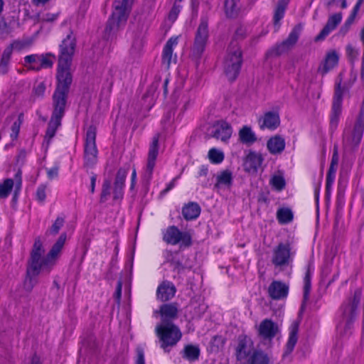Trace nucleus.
<instances>
[{
	"label": "nucleus",
	"instance_id": "obj_17",
	"mask_svg": "<svg viewBox=\"0 0 364 364\" xmlns=\"http://www.w3.org/2000/svg\"><path fill=\"white\" fill-rule=\"evenodd\" d=\"M279 332L278 325L271 319L265 318L258 327V335L263 340L271 341Z\"/></svg>",
	"mask_w": 364,
	"mask_h": 364
},
{
	"label": "nucleus",
	"instance_id": "obj_15",
	"mask_svg": "<svg viewBox=\"0 0 364 364\" xmlns=\"http://www.w3.org/2000/svg\"><path fill=\"white\" fill-rule=\"evenodd\" d=\"M210 129L212 137L224 142L230 138L232 132L231 125L224 120H218L214 122Z\"/></svg>",
	"mask_w": 364,
	"mask_h": 364
},
{
	"label": "nucleus",
	"instance_id": "obj_54",
	"mask_svg": "<svg viewBox=\"0 0 364 364\" xmlns=\"http://www.w3.org/2000/svg\"><path fill=\"white\" fill-rule=\"evenodd\" d=\"M39 60V55L33 54L26 55L24 58L25 65L27 66L28 64L31 65H38Z\"/></svg>",
	"mask_w": 364,
	"mask_h": 364
},
{
	"label": "nucleus",
	"instance_id": "obj_52",
	"mask_svg": "<svg viewBox=\"0 0 364 364\" xmlns=\"http://www.w3.org/2000/svg\"><path fill=\"white\" fill-rule=\"evenodd\" d=\"M339 156H338V149L337 145H334L333 152L331 161V164L329 168L331 169H337V166L338 164Z\"/></svg>",
	"mask_w": 364,
	"mask_h": 364
},
{
	"label": "nucleus",
	"instance_id": "obj_22",
	"mask_svg": "<svg viewBox=\"0 0 364 364\" xmlns=\"http://www.w3.org/2000/svg\"><path fill=\"white\" fill-rule=\"evenodd\" d=\"M263 158L260 154L250 151L245 159L243 166L246 172L254 173L262 165Z\"/></svg>",
	"mask_w": 364,
	"mask_h": 364
},
{
	"label": "nucleus",
	"instance_id": "obj_23",
	"mask_svg": "<svg viewBox=\"0 0 364 364\" xmlns=\"http://www.w3.org/2000/svg\"><path fill=\"white\" fill-rule=\"evenodd\" d=\"M280 124L279 116L277 113L268 112L259 119V128L261 129H268L274 130L277 129Z\"/></svg>",
	"mask_w": 364,
	"mask_h": 364
},
{
	"label": "nucleus",
	"instance_id": "obj_12",
	"mask_svg": "<svg viewBox=\"0 0 364 364\" xmlns=\"http://www.w3.org/2000/svg\"><path fill=\"white\" fill-rule=\"evenodd\" d=\"M163 240L173 245L181 244V246L189 247L192 243L191 235L188 232H181L174 225L169 226L164 233Z\"/></svg>",
	"mask_w": 364,
	"mask_h": 364
},
{
	"label": "nucleus",
	"instance_id": "obj_36",
	"mask_svg": "<svg viewBox=\"0 0 364 364\" xmlns=\"http://www.w3.org/2000/svg\"><path fill=\"white\" fill-rule=\"evenodd\" d=\"M289 0H279L277 3L274 13L273 21L274 25L279 24V21L283 18Z\"/></svg>",
	"mask_w": 364,
	"mask_h": 364
},
{
	"label": "nucleus",
	"instance_id": "obj_63",
	"mask_svg": "<svg viewBox=\"0 0 364 364\" xmlns=\"http://www.w3.org/2000/svg\"><path fill=\"white\" fill-rule=\"evenodd\" d=\"M48 177L50 179L56 178L58 175V168L53 167L47 171Z\"/></svg>",
	"mask_w": 364,
	"mask_h": 364
},
{
	"label": "nucleus",
	"instance_id": "obj_47",
	"mask_svg": "<svg viewBox=\"0 0 364 364\" xmlns=\"http://www.w3.org/2000/svg\"><path fill=\"white\" fill-rule=\"evenodd\" d=\"M336 170L328 168L326 176V193L329 195L336 177Z\"/></svg>",
	"mask_w": 364,
	"mask_h": 364
},
{
	"label": "nucleus",
	"instance_id": "obj_4",
	"mask_svg": "<svg viewBox=\"0 0 364 364\" xmlns=\"http://www.w3.org/2000/svg\"><path fill=\"white\" fill-rule=\"evenodd\" d=\"M364 129V99L354 126L345 129L343 148L346 152L354 151L360 143Z\"/></svg>",
	"mask_w": 364,
	"mask_h": 364
},
{
	"label": "nucleus",
	"instance_id": "obj_18",
	"mask_svg": "<svg viewBox=\"0 0 364 364\" xmlns=\"http://www.w3.org/2000/svg\"><path fill=\"white\" fill-rule=\"evenodd\" d=\"M129 169V166H127L119 168L117 172L113 190V199L114 200H121L123 198L125 180Z\"/></svg>",
	"mask_w": 364,
	"mask_h": 364
},
{
	"label": "nucleus",
	"instance_id": "obj_56",
	"mask_svg": "<svg viewBox=\"0 0 364 364\" xmlns=\"http://www.w3.org/2000/svg\"><path fill=\"white\" fill-rule=\"evenodd\" d=\"M46 91V85L44 82H40L33 87V94L38 97H42Z\"/></svg>",
	"mask_w": 364,
	"mask_h": 364
},
{
	"label": "nucleus",
	"instance_id": "obj_38",
	"mask_svg": "<svg viewBox=\"0 0 364 364\" xmlns=\"http://www.w3.org/2000/svg\"><path fill=\"white\" fill-rule=\"evenodd\" d=\"M232 183V175L230 171L225 170L221 171L217 176V183L215 187L218 188L220 186L230 187Z\"/></svg>",
	"mask_w": 364,
	"mask_h": 364
},
{
	"label": "nucleus",
	"instance_id": "obj_46",
	"mask_svg": "<svg viewBox=\"0 0 364 364\" xmlns=\"http://www.w3.org/2000/svg\"><path fill=\"white\" fill-rule=\"evenodd\" d=\"M111 182L108 179H105L103 181L102 186V192L100 195V203H105L107 201L108 196L110 195L111 192Z\"/></svg>",
	"mask_w": 364,
	"mask_h": 364
},
{
	"label": "nucleus",
	"instance_id": "obj_45",
	"mask_svg": "<svg viewBox=\"0 0 364 364\" xmlns=\"http://www.w3.org/2000/svg\"><path fill=\"white\" fill-rule=\"evenodd\" d=\"M65 223V219L63 217H58L51 227L47 230L46 234H50L52 235H56L60 228L63 226Z\"/></svg>",
	"mask_w": 364,
	"mask_h": 364
},
{
	"label": "nucleus",
	"instance_id": "obj_57",
	"mask_svg": "<svg viewBox=\"0 0 364 364\" xmlns=\"http://www.w3.org/2000/svg\"><path fill=\"white\" fill-rule=\"evenodd\" d=\"M311 289V282H304V298H303V303L301 305V309L304 308L306 302L309 299V293Z\"/></svg>",
	"mask_w": 364,
	"mask_h": 364
},
{
	"label": "nucleus",
	"instance_id": "obj_26",
	"mask_svg": "<svg viewBox=\"0 0 364 364\" xmlns=\"http://www.w3.org/2000/svg\"><path fill=\"white\" fill-rule=\"evenodd\" d=\"M338 60L339 56L336 50L328 52L322 65L318 68V71L321 72L322 75H326L338 65Z\"/></svg>",
	"mask_w": 364,
	"mask_h": 364
},
{
	"label": "nucleus",
	"instance_id": "obj_62",
	"mask_svg": "<svg viewBox=\"0 0 364 364\" xmlns=\"http://www.w3.org/2000/svg\"><path fill=\"white\" fill-rule=\"evenodd\" d=\"M58 16V14L47 13L43 16L42 20L43 21H46V22H52V21H55L57 19Z\"/></svg>",
	"mask_w": 364,
	"mask_h": 364
},
{
	"label": "nucleus",
	"instance_id": "obj_59",
	"mask_svg": "<svg viewBox=\"0 0 364 364\" xmlns=\"http://www.w3.org/2000/svg\"><path fill=\"white\" fill-rule=\"evenodd\" d=\"M136 364H145L144 352L141 347L136 348Z\"/></svg>",
	"mask_w": 364,
	"mask_h": 364
},
{
	"label": "nucleus",
	"instance_id": "obj_53",
	"mask_svg": "<svg viewBox=\"0 0 364 364\" xmlns=\"http://www.w3.org/2000/svg\"><path fill=\"white\" fill-rule=\"evenodd\" d=\"M46 186L43 184L39 186L36 191V199L39 202H44L46 198Z\"/></svg>",
	"mask_w": 364,
	"mask_h": 364
},
{
	"label": "nucleus",
	"instance_id": "obj_49",
	"mask_svg": "<svg viewBox=\"0 0 364 364\" xmlns=\"http://www.w3.org/2000/svg\"><path fill=\"white\" fill-rule=\"evenodd\" d=\"M11 31L10 26L4 19H0V38H6Z\"/></svg>",
	"mask_w": 364,
	"mask_h": 364
},
{
	"label": "nucleus",
	"instance_id": "obj_28",
	"mask_svg": "<svg viewBox=\"0 0 364 364\" xmlns=\"http://www.w3.org/2000/svg\"><path fill=\"white\" fill-rule=\"evenodd\" d=\"M299 322L294 321L291 323L289 326V339L286 345V354H289L292 352L294 348L296 343L298 340V332H299Z\"/></svg>",
	"mask_w": 364,
	"mask_h": 364
},
{
	"label": "nucleus",
	"instance_id": "obj_20",
	"mask_svg": "<svg viewBox=\"0 0 364 364\" xmlns=\"http://www.w3.org/2000/svg\"><path fill=\"white\" fill-rule=\"evenodd\" d=\"M159 312L161 317L160 323H173V321L178 316V306L176 303L165 304L160 306Z\"/></svg>",
	"mask_w": 364,
	"mask_h": 364
},
{
	"label": "nucleus",
	"instance_id": "obj_30",
	"mask_svg": "<svg viewBox=\"0 0 364 364\" xmlns=\"http://www.w3.org/2000/svg\"><path fill=\"white\" fill-rule=\"evenodd\" d=\"M55 58L52 53H46V55H39L38 65H31L28 67L30 70L39 71L42 68H50L53 65V60Z\"/></svg>",
	"mask_w": 364,
	"mask_h": 364
},
{
	"label": "nucleus",
	"instance_id": "obj_48",
	"mask_svg": "<svg viewBox=\"0 0 364 364\" xmlns=\"http://www.w3.org/2000/svg\"><path fill=\"white\" fill-rule=\"evenodd\" d=\"M271 183L278 191L282 190L285 186V181L281 176H274L271 180Z\"/></svg>",
	"mask_w": 364,
	"mask_h": 364
},
{
	"label": "nucleus",
	"instance_id": "obj_40",
	"mask_svg": "<svg viewBox=\"0 0 364 364\" xmlns=\"http://www.w3.org/2000/svg\"><path fill=\"white\" fill-rule=\"evenodd\" d=\"M250 353H249L247 350L246 338H240L237 347L236 348L237 359L238 360H242L246 358H248Z\"/></svg>",
	"mask_w": 364,
	"mask_h": 364
},
{
	"label": "nucleus",
	"instance_id": "obj_9",
	"mask_svg": "<svg viewBox=\"0 0 364 364\" xmlns=\"http://www.w3.org/2000/svg\"><path fill=\"white\" fill-rule=\"evenodd\" d=\"M294 257L291 246L289 243H279L274 247L272 252V263L275 267L284 269L289 266Z\"/></svg>",
	"mask_w": 364,
	"mask_h": 364
},
{
	"label": "nucleus",
	"instance_id": "obj_7",
	"mask_svg": "<svg viewBox=\"0 0 364 364\" xmlns=\"http://www.w3.org/2000/svg\"><path fill=\"white\" fill-rule=\"evenodd\" d=\"M96 134V127L90 126L86 132L84 145V164L87 167H93L97 161Z\"/></svg>",
	"mask_w": 364,
	"mask_h": 364
},
{
	"label": "nucleus",
	"instance_id": "obj_2",
	"mask_svg": "<svg viewBox=\"0 0 364 364\" xmlns=\"http://www.w3.org/2000/svg\"><path fill=\"white\" fill-rule=\"evenodd\" d=\"M75 48L76 39L73 32L70 31L59 46L55 88L65 91L70 90V86L73 81L71 65Z\"/></svg>",
	"mask_w": 364,
	"mask_h": 364
},
{
	"label": "nucleus",
	"instance_id": "obj_31",
	"mask_svg": "<svg viewBox=\"0 0 364 364\" xmlns=\"http://www.w3.org/2000/svg\"><path fill=\"white\" fill-rule=\"evenodd\" d=\"M200 213V208L196 203H189L182 209V214L187 220L197 218Z\"/></svg>",
	"mask_w": 364,
	"mask_h": 364
},
{
	"label": "nucleus",
	"instance_id": "obj_51",
	"mask_svg": "<svg viewBox=\"0 0 364 364\" xmlns=\"http://www.w3.org/2000/svg\"><path fill=\"white\" fill-rule=\"evenodd\" d=\"M167 262H170L175 269H177L178 271L181 269H183L186 267H184L179 260L176 259L171 252H167Z\"/></svg>",
	"mask_w": 364,
	"mask_h": 364
},
{
	"label": "nucleus",
	"instance_id": "obj_55",
	"mask_svg": "<svg viewBox=\"0 0 364 364\" xmlns=\"http://www.w3.org/2000/svg\"><path fill=\"white\" fill-rule=\"evenodd\" d=\"M346 53L351 61H353L357 58L358 55V51L352 45L348 44L346 46Z\"/></svg>",
	"mask_w": 364,
	"mask_h": 364
},
{
	"label": "nucleus",
	"instance_id": "obj_1",
	"mask_svg": "<svg viewBox=\"0 0 364 364\" xmlns=\"http://www.w3.org/2000/svg\"><path fill=\"white\" fill-rule=\"evenodd\" d=\"M66 237V233H62L52 246L46 258L42 257L44 249L40 238L36 239L31 252L26 277L23 282V287L27 291H31L37 284V277L41 271L48 273L55 264L65 242Z\"/></svg>",
	"mask_w": 364,
	"mask_h": 364
},
{
	"label": "nucleus",
	"instance_id": "obj_32",
	"mask_svg": "<svg viewBox=\"0 0 364 364\" xmlns=\"http://www.w3.org/2000/svg\"><path fill=\"white\" fill-rule=\"evenodd\" d=\"M241 9L240 0H225V13L228 18H235Z\"/></svg>",
	"mask_w": 364,
	"mask_h": 364
},
{
	"label": "nucleus",
	"instance_id": "obj_43",
	"mask_svg": "<svg viewBox=\"0 0 364 364\" xmlns=\"http://www.w3.org/2000/svg\"><path fill=\"white\" fill-rule=\"evenodd\" d=\"M23 113H20L18 116V119L14 122L11 127V132L10 134V136L13 141L16 140L18 136L20 127L23 122Z\"/></svg>",
	"mask_w": 364,
	"mask_h": 364
},
{
	"label": "nucleus",
	"instance_id": "obj_34",
	"mask_svg": "<svg viewBox=\"0 0 364 364\" xmlns=\"http://www.w3.org/2000/svg\"><path fill=\"white\" fill-rule=\"evenodd\" d=\"M12 52V45H9L4 50L0 60V75H6L9 72V65Z\"/></svg>",
	"mask_w": 364,
	"mask_h": 364
},
{
	"label": "nucleus",
	"instance_id": "obj_5",
	"mask_svg": "<svg viewBox=\"0 0 364 364\" xmlns=\"http://www.w3.org/2000/svg\"><path fill=\"white\" fill-rule=\"evenodd\" d=\"M155 332L159 338L160 347L165 352H169L182 337L179 328L174 323H159L156 326Z\"/></svg>",
	"mask_w": 364,
	"mask_h": 364
},
{
	"label": "nucleus",
	"instance_id": "obj_6",
	"mask_svg": "<svg viewBox=\"0 0 364 364\" xmlns=\"http://www.w3.org/2000/svg\"><path fill=\"white\" fill-rule=\"evenodd\" d=\"M242 63V50L236 41H232L228 49L224 62L225 73L229 80L233 81L237 77Z\"/></svg>",
	"mask_w": 364,
	"mask_h": 364
},
{
	"label": "nucleus",
	"instance_id": "obj_33",
	"mask_svg": "<svg viewBox=\"0 0 364 364\" xmlns=\"http://www.w3.org/2000/svg\"><path fill=\"white\" fill-rule=\"evenodd\" d=\"M239 139L245 144H252L257 141V136L250 127L243 126L239 131Z\"/></svg>",
	"mask_w": 364,
	"mask_h": 364
},
{
	"label": "nucleus",
	"instance_id": "obj_3",
	"mask_svg": "<svg viewBox=\"0 0 364 364\" xmlns=\"http://www.w3.org/2000/svg\"><path fill=\"white\" fill-rule=\"evenodd\" d=\"M134 0H115L114 11L107 23L105 29V38L107 40L115 37L119 30L124 26L131 10Z\"/></svg>",
	"mask_w": 364,
	"mask_h": 364
},
{
	"label": "nucleus",
	"instance_id": "obj_21",
	"mask_svg": "<svg viewBox=\"0 0 364 364\" xmlns=\"http://www.w3.org/2000/svg\"><path fill=\"white\" fill-rule=\"evenodd\" d=\"M289 287L281 281H273L268 288L269 296L274 300H279L287 296Z\"/></svg>",
	"mask_w": 364,
	"mask_h": 364
},
{
	"label": "nucleus",
	"instance_id": "obj_19",
	"mask_svg": "<svg viewBox=\"0 0 364 364\" xmlns=\"http://www.w3.org/2000/svg\"><path fill=\"white\" fill-rule=\"evenodd\" d=\"M343 15L341 12L331 15L320 33L316 36V41H323L331 31H334L341 22Z\"/></svg>",
	"mask_w": 364,
	"mask_h": 364
},
{
	"label": "nucleus",
	"instance_id": "obj_64",
	"mask_svg": "<svg viewBox=\"0 0 364 364\" xmlns=\"http://www.w3.org/2000/svg\"><path fill=\"white\" fill-rule=\"evenodd\" d=\"M350 27L351 26L350 25H348L346 23H344L343 24V26L339 29L338 35H340L341 36H346L347 34V33L349 31Z\"/></svg>",
	"mask_w": 364,
	"mask_h": 364
},
{
	"label": "nucleus",
	"instance_id": "obj_35",
	"mask_svg": "<svg viewBox=\"0 0 364 364\" xmlns=\"http://www.w3.org/2000/svg\"><path fill=\"white\" fill-rule=\"evenodd\" d=\"M60 118H56L55 117H52L48 122V128L45 135V141H46L47 144L50 143L51 139L55 136L56 130L61 124Z\"/></svg>",
	"mask_w": 364,
	"mask_h": 364
},
{
	"label": "nucleus",
	"instance_id": "obj_60",
	"mask_svg": "<svg viewBox=\"0 0 364 364\" xmlns=\"http://www.w3.org/2000/svg\"><path fill=\"white\" fill-rule=\"evenodd\" d=\"M21 171L20 170L18 171V172L16 173V184H15V193H14V197H16L18 191L21 189Z\"/></svg>",
	"mask_w": 364,
	"mask_h": 364
},
{
	"label": "nucleus",
	"instance_id": "obj_39",
	"mask_svg": "<svg viewBox=\"0 0 364 364\" xmlns=\"http://www.w3.org/2000/svg\"><path fill=\"white\" fill-rule=\"evenodd\" d=\"M183 358L188 360L194 361L198 359L200 355V349L198 346L193 345H188L184 348Z\"/></svg>",
	"mask_w": 364,
	"mask_h": 364
},
{
	"label": "nucleus",
	"instance_id": "obj_25",
	"mask_svg": "<svg viewBox=\"0 0 364 364\" xmlns=\"http://www.w3.org/2000/svg\"><path fill=\"white\" fill-rule=\"evenodd\" d=\"M178 44V37H171L166 43L162 53V64L168 69L171 63L173 47Z\"/></svg>",
	"mask_w": 364,
	"mask_h": 364
},
{
	"label": "nucleus",
	"instance_id": "obj_37",
	"mask_svg": "<svg viewBox=\"0 0 364 364\" xmlns=\"http://www.w3.org/2000/svg\"><path fill=\"white\" fill-rule=\"evenodd\" d=\"M355 320L341 318L339 321L337 329L339 333L345 336H349L353 333V323Z\"/></svg>",
	"mask_w": 364,
	"mask_h": 364
},
{
	"label": "nucleus",
	"instance_id": "obj_50",
	"mask_svg": "<svg viewBox=\"0 0 364 364\" xmlns=\"http://www.w3.org/2000/svg\"><path fill=\"white\" fill-rule=\"evenodd\" d=\"M191 306L194 309L193 316L195 317H200L207 309V306L205 304H198L196 302H193Z\"/></svg>",
	"mask_w": 364,
	"mask_h": 364
},
{
	"label": "nucleus",
	"instance_id": "obj_13",
	"mask_svg": "<svg viewBox=\"0 0 364 364\" xmlns=\"http://www.w3.org/2000/svg\"><path fill=\"white\" fill-rule=\"evenodd\" d=\"M69 91L55 88L53 95L52 117L62 119L64 116Z\"/></svg>",
	"mask_w": 364,
	"mask_h": 364
},
{
	"label": "nucleus",
	"instance_id": "obj_16",
	"mask_svg": "<svg viewBox=\"0 0 364 364\" xmlns=\"http://www.w3.org/2000/svg\"><path fill=\"white\" fill-rule=\"evenodd\" d=\"M159 134H157L153 137L152 142L149 146L146 169L144 176V178L147 181H149L152 176L153 170L155 166V161L159 153Z\"/></svg>",
	"mask_w": 364,
	"mask_h": 364
},
{
	"label": "nucleus",
	"instance_id": "obj_8",
	"mask_svg": "<svg viewBox=\"0 0 364 364\" xmlns=\"http://www.w3.org/2000/svg\"><path fill=\"white\" fill-rule=\"evenodd\" d=\"M209 36L208 21L201 19L196 30L194 42L192 48V55L196 59H199L205 50Z\"/></svg>",
	"mask_w": 364,
	"mask_h": 364
},
{
	"label": "nucleus",
	"instance_id": "obj_44",
	"mask_svg": "<svg viewBox=\"0 0 364 364\" xmlns=\"http://www.w3.org/2000/svg\"><path fill=\"white\" fill-rule=\"evenodd\" d=\"M208 159L213 164H220L224 159V154L221 151L212 148L208 151Z\"/></svg>",
	"mask_w": 364,
	"mask_h": 364
},
{
	"label": "nucleus",
	"instance_id": "obj_41",
	"mask_svg": "<svg viewBox=\"0 0 364 364\" xmlns=\"http://www.w3.org/2000/svg\"><path fill=\"white\" fill-rule=\"evenodd\" d=\"M277 217L280 223L286 224L292 220L293 213L289 208H280L277 210Z\"/></svg>",
	"mask_w": 364,
	"mask_h": 364
},
{
	"label": "nucleus",
	"instance_id": "obj_42",
	"mask_svg": "<svg viewBox=\"0 0 364 364\" xmlns=\"http://www.w3.org/2000/svg\"><path fill=\"white\" fill-rule=\"evenodd\" d=\"M14 186V181L11 178H6L3 183H0V198H6L10 194L13 187Z\"/></svg>",
	"mask_w": 364,
	"mask_h": 364
},
{
	"label": "nucleus",
	"instance_id": "obj_27",
	"mask_svg": "<svg viewBox=\"0 0 364 364\" xmlns=\"http://www.w3.org/2000/svg\"><path fill=\"white\" fill-rule=\"evenodd\" d=\"M285 144V140L282 136L275 135L267 141V146L272 154H279L284 150Z\"/></svg>",
	"mask_w": 364,
	"mask_h": 364
},
{
	"label": "nucleus",
	"instance_id": "obj_10",
	"mask_svg": "<svg viewBox=\"0 0 364 364\" xmlns=\"http://www.w3.org/2000/svg\"><path fill=\"white\" fill-rule=\"evenodd\" d=\"M302 26L300 24L296 25L291 30L287 39L281 42L280 43L276 44L269 51V54L274 56H279L284 54L291 50L296 45L299 40Z\"/></svg>",
	"mask_w": 364,
	"mask_h": 364
},
{
	"label": "nucleus",
	"instance_id": "obj_24",
	"mask_svg": "<svg viewBox=\"0 0 364 364\" xmlns=\"http://www.w3.org/2000/svg\"><path fill=\"white\" fill-rule=\"evenodd\" d=\"M176 291V287L172 282L164 281L158 287L156 296L161 301H166L174 296Z\"/></svg>",
	"mask_w": 364,
	"mask_h": 364
},
{
	"label": "nucleus",
	"instance_id": "obj_58",
	"mask_svg": "<svg viewBox=\"0 0 364 364\" xmlns=\"http://www.w3.org/2000/svg\"><path fill=\"white\" fill-rule=\"evenodd\" d=\"M122 279H119L117 283L116 290L114 294V297L116 300V302L119 304L121 296H122Z\"/></svg>",
	"mask_w": 364,
	"mask_h": 364
},
{
	"label": "nucleus",
	"instance_id": "obj_61",
	"mask_svg": "<svg viewBox=\"0 0 364 364\" xmlns=\"http://www.w3.org/2000/svg\"><path fill=\"white\" fill-rule=\"evenodd\" d=\"M179 12H180L179 6L174 5L168 14V18L170 20L175 21L176 19Z\"/></svg>",
	"mask_w": 364,
	"mask_h": 364
},
{
	"label": "nucleus",
	"instance_id": "obj_29",
	"mask_svg": "<svg viewBox=\"0 0 364 364\" xmlns=\"http://www.w3.org/2000/svg\"><path fill=\"white\" fill-rule=\"evenodd\" d=\"M269 361L268 355L261 350H254L247 360V364H269Z\"/></svg>",
	"mask_w": 364,
	"mask_h": 364
},
{
	"label": "nucleus",
	"instance_id": "obj_11",
	"mask_svg": "<svg viewBox=\"0 0 364 364\" xmlns=\"http://www.w3.org/2000/svg\"><path fill=\"white\" fill-rule=\"evenodd\" d=\"M362 291L356 289L353 296L347 299L341 306V318L355 320L359 313Z\"/></svg>",
	"mask_w": 364,
	"mask_h": 364
},
{
	"label": "nucleus",
	"instance_id": "obj_14",
	"mask_svg": "<svg viewBox=\"0 0 364 364\" xmlns=\"http://www.w3.org/2000/svg\"><path fill=\"white\" fill-rule=\"evenodd\" d=\"M341 82L336 83L335 93L333 100L332 111L331 114V127H337L342 110L343 91L341 88Z\"/></svg>",
	"mask_w": 364,
	"mask_h": 364
}]
</instances>
